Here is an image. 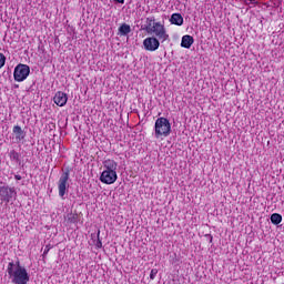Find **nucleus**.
<instances>
[{"instance_id":"1","label":"nucleus","mask_w":284,"mask_h":284,"mask_svg":"<svg viewBox=\"0 0 284 284\" xmlns=\"http://www.w3.org/2000/svg\"><path fill=\"white\" fill-rule=\"evenodd\" d=\"M7 272L9 276L12 278V283L16 284H28L30 281V275L28 274V271L26 267L19 265L14 270V262H9L7 266Z\"/></svg>"},{"instance_id":"2","label":"nucleus","mask_w":284,"mask_h":284,"mask_svg":"<svg viewBox=\"0 0 284 284\" xmlns=\"http://www.w3.org/2000/svg\"><path fill=\"white\" fill-rule=\"evenodd\" d=\"M148 34H152L155 39H159L161 43H165V41H170V33H168V29H165V24L162 22H156L154 20H150L146 28Z\"/></svg>"},{"instance_id":"3","label":"nucleus","mask_w":284,"mask_h":284,"mask_svg":"<svg viewBox=\"0 0 284 284\" xmlns=\"http://www.w3.org/2000/svg\"><path fill=\"white\" fill-rule=\"evenodd\" d=\"M155 139H161V136H170L172 132V124L166 118H158L155 121Z\"/></svg>"},{"instance_id":"4","label":"nucleus","mask_w":284,"mask_h":284,"mask_svg":"<svg viewBox=\"0 0 284 284\" xmlns=\"http://www.w3.org/2000/svg\"><path fill=\"white\" fill-rule=\"evenodd\" d=\"M70 169L67 168L60 179L58 180V194L60 199H65V194H68V190H70Z\"/></svg>"},{"instance_id":"5","label":"nucleus","mask_w":284,"mask_h":284,"mask_svg":"<svg viewBox=\"0 0 284 284\" xmlns=\"http://www.w3.org/2000/svg\"><path fill=\"white\" fill-rule=\"evenodd\" d=\"M30 77V67L28 64H18L13 71V79L18 83L26 81Z\"/></svg>"},{"instance_id":"6","label":"nucleus","mask_w":284,"mask_h":284,"mask_svg":"<svg viewBox=\"0 0 284 284\" xmlns=\"http://www.w3.org/2000/svg\"><path fill=\"white\" fill-rule=\"evenodd\" d=\"M14 196H17L14 187L0 186V201H2V203H10Z\"/></svg>"},{"instance_id":"7","label":"nucleus","mask_w":284,"mask_h":284,"mask_svg":"<svg viewBox=\"0 0 284 284\" xmlns=\"http://www.w3.org/2000/svg\"><path fill=\"white\" fill-rule=\"evenodd\" d=\"M143 47L148 52H156V49L161 47V40L155 37L145 38Z\"/></svg>"},{"instance_id":"8","label":"nucleus","mask_w":284,"mask_h":284,"mask_svg":"<svg viewBox=\"0 0 284 284\" xmlns=\"http://www.w3.org/2000/svg\"><path fill=\"white\" fill-rule=\"evenodd\" d=\"M118 179L119 175H116V171H104L100 175L101 183H104L105 185H112L113 183H116Z\"/></svg>"},{"instance_id":"9","label":"nucleus","mask_w":284,"mask_h":284,"mask_svg":"<svg viewBox=\"0 0 284 284\" xmlns=\"http://www.w3.org/2000/svg\"><path fill=\"white\" fill-rule=\"evenodd\" d=\"M53 103L59 108H63L68 103V94L63 91H58L53 97Z\"/></svg>"},{"instance_id":"10","label":"nucleus","mask_w":284,"mask_h":284,"mask_svg":"<svg viewBox=\"0 0 284 284\" xmlns=\"http://www.w3.org/2000/svg\"><path fill=\"white\" fill-rule=\"evenodd\" d=\"M12 132L16 136V141L19 143L21 141H23V139H26V131H23V129H21L20 125H14L12 129Z\"/></svg>"},{"instance_id":"11","label":"nucleus","mask_w":284,"mask_h":284,"mask_svg":"<svg viewBox=\"0 0 284 284\" xmlns=\"http://www.w3.org/2000/svg\"><path fill=\"white\" fill-rule=\"evenodd\" d=\"M193 44H194V37L189 36V34L182 37V41H181L182 48L190 50Z\"/></svg>"},{"instance_id":"12","label":"nucleus","mask_w":284,"mask_h":284,"mask_svg":"<svg viewBox=\"0 0 284 284\" xmlns=\"http://www.w3.org/2000/svg\"><path fill=\"white\" fill-rule=\"evenodd\" d=\"M104 165V171H110V172H116V168H119V164L114 160H105L103 162Z\"/></svg>"},{"instance_id":"13","label":"nucleus","mask_w":284,"mask_h":284,"mask_svg":"<svg viewBox=\"0 0 284 284\" xmlns=\"http://www.w3.org/2000/svg\"><path fill=\"white\" fill-rule=\"evenodd\" d=\"M170 21L173 26H183V16L181 13H173Z\"/></svg>"},{"instance_id":"14","label":"nucleus","mask_w":284,"mask_h":284,"mask_svg":"<svg viewBox=\"0 0 284 284\" xmlns=\"http://www.w3.org/2000/svg\"><path fill=\"white\" fill-rule=\"evenodd\" d=\"M9 159L10 161H14L16 163H21V153L14 151V150H11L9 152Z\"/></svg>"},{"instance_id":"15","label":"nucleus","mask_w":284,"mask_h":284,"mask_svg":"<svg viewBox=\"0 0 284 284\" xmlns=\"http://www.w3.org/2000/svg\"><path fill=\"white\" fill-rule=\"evenodd\" d=\"M119 32L122 37H125L128 34H130V32H132V29L130 28V24L128 23H123L120 28H119Z\"/></svg>"},{"instance_id":"16","label":"nucleus","mask_w":284,"mask_h":284,"mask_svg":"<svg viewBox=\"0 0 284 284\" xmlns=\"http://www.w3.org/2000/svg\"><path fill=\"white\" fill-rule=\"evenodd\" d=\"M282 221H283L282 214L273 213L271 215V223H273V225H280V223H282Z\"/></svg>"},{"instance_id":"17","label":"nucleus","mask_w":284,"mask_h":284,"mask_svg":"<svg viewBox=\"0 0 284 284\" xmlns=\"http://www.w3.org/2000/svg\"><path fill=\"white\" fill-rule=\"evenodd\" d=\"M68 223L74 224L79 222V214L78 213H69L67 215Z\"/></svg>"},{"instance_id":"18","label":"nucleus","mask_w":284,"mask_h":284,"mask_svg":"<svg viewBox=\"0 0 284 284\" xmlns=\"http://www.w3.org/2000/svg\"><path fill=\"white\" fill-rule=\"evenodd\" d=\"M100 234H101V231H98V241L95 243V247H98V250H101V247H103V243L99 239Z\"/></svg>"},{"instance_id":"19","label":"nucleus","mask_w":284,"mask_h":284,"mask_svg":"<svg viewBox=\"0 0 284 284\" xmlns=\"http://www.w3.org/2000/svg\"><path fill=\"white\" fill-rule=\"evenodd\" d=\"M156 274H159V270L156 268L151 270V273H150L151 281H154L156 278Z\"/></svg>"},{"instance_id":"20","label":"nucleus","mask_w":284,"mask_h":284,"mask_svg":"<svg viewBox=\"0 0 284 284\" xmlns=\"http://www.w3.org/2000/svg\"><path fill=\"white\" fill-rule=\"evenodd\" d=\"M6 65V55L0 53V70Z\"/></svg>"},{"instance_id":"21","label":"nucleus","mask_w":284,"mask_h":284,"mask_svg":"<svg viewBox=\"0 0 284 284\" xmlns=\"http://www.w3.org/2000/svg\"><path fill=\"white\" fill-rule=\"evenodd\" d=\"M48 252H50V245L45 246L43 254L45 255V254H48Z\"/></svg>"},{"instance_id":"22","label":"nucleus","mask_w":284,"mask_h":284,"mask_svg":"<svg viewBox=\"0 0 284 284\" xmlns=\"http://www.w3.org/2000/svg\"><path fill=\"white\" fill-rule=\"evenodd\" d=\"M14 179H16V181H21V175H19V174H17V175H14Z\"/></svg>"},{"instance_id":"23","label":"nucleus","mask_w":284,"mask_h":284,"mask_svg":"<svg viewBox=\"0 0 284 284\" xmlns=\"http://www.w3.org/2000/svg\"><path fill=\"white\" fill-rule=\"evenodd\" d=\"M116 3H125V0H114Z\"/></svg>"}]
</instances>
